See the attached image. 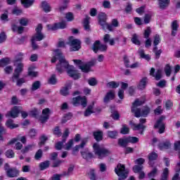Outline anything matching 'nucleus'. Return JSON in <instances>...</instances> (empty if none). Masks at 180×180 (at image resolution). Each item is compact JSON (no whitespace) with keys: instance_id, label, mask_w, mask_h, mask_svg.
Segmentation results:
<instances>
[{"instance_id":"24","label":"nucleus","mask_w":180,"mask_h":180,"mask_svg":"<svg viewBox=\"0 0 180 180\" xmlns=\"http://www.w3.org/2000/svg\"><path fill=\"white\" fill-rule=\"evenodd\" d=\"M41 8L43 9L44 11H45L46 13H49V12H51V6L46 1H41Z\"/></svg>"},{"instance_id":"57","label":"nucleus","mask_w":180,"mask_h":180,"mask_svg":"<svg viewBox=\"0 0 180 180\" xmlns=\"http://www.w3.org/2000/svg\"><path fill=\"white\" fill-rule=\"evenodd\" d=\"M129 131V127H127V125L126 124L122 125L120 133L122 134H127Z\"/></svg>"},{"instance_id":"17","label":"nucleus","mask_w":180,"mask_h":180,"mask_svg":"<svg viewBox=\"0 0 180 180\" xmlns=\"http://www.w3.org/2000/svg\"><path fill=\"white\" fill-rule=\"evenodd\" d=\"M143 166L135 165L133 167V171L135 174H139V179H144L146 173L143 172Z\"/></svg>"},{"instance_id":"54","label":"nucleus","mask_w":180,"mask_h":180,"mask_svg":"<svg viewBox=\"0 0 180 180\" xmlns=\"http://www.w3.org/2000/svg\"><path fill=\"white\" fill-rule=\"evenodd\" d=\"M160 43H161V37H160V35L156 34L154 37L153 44L154 46H158Z\"/></svg>"},{"instance_id":"28","label":"nucleus","mask_w":180,"mask_h":180,"mask_svg":"<svg viewBox=\"0 0 180 180\" xmlns=\"http://www.w3.org/2000/svg\"><path fill=\"white\" fill-rule=\"evenodd\" d=\"M6 126L8 127V129H11V130L19 127V124H15V122H13V120L12 119H9L6 122Z\"/></svg>"},{"instance_id":"6","label":"nucleus","mask_w":180,"mask_h":180,"mask_svg":"<svg viewBox=\"0 0 180 180\" xmlns=\"http://www.w3.org/2000/svg\"><path fill=\"white\" fill-rule=\"evenodd\" d=\"M74 63L76 65H79L80 70H82V72H89L91 70V67L95 65L96 64V59H93L86 65H82V61L81 60H73Z\"/></svg>"},{"instance_id":"21","label":"nucleus","mask_w":180,"mask_h":180,"mask_svg":"<svg viewBox=\"0 0 180 180\" xmlns=\"http://www.w3.org/2000/svg\"><path fill=\"white\" fill-rule=\"evenodd\" d=\"M36 0H20L21 5H22L23 8H25V9H27L29 8H31V6H33L34 5V2Z\"/></svg>"},{"instance_id":"41","label":"nucleus","mask_w":180,"mask_h":180,"mask_svg":"<svg viewBox=\"0 0 180 180\" xmlns=\"http://www.w3.org/2000/svg\"><path fill=\"white\" fill-rule=\"evenodd\" d=\"M34 147H35L34 144L28 145L21 150V153H22V154H26V153H29V151H32V150H33Z\"/></svg>"},{"instance_id":"52","label":"nucleus","mask_w":180,"mask_h":180,"mask_svg":"<svg viewBox=\"0 0 180 180\" xmlns=\"http://www.w3.org/2000/svg\"><path fill=\"white\" fill-rule=\"evenodd\" d=\"M165 106L167 110H169L172 109V106H174V103H172V101H171L170 100H168L165 102Z\"/></svg>"},{"instance_id":"43","label":"nucleus","mask_w":180,"mask_h":180,"mask_svg":"<svg viewBox=\"0 0 180 180\" xmlns=\"http://www.w3.org/2000/svg\"><path fill=\"white\" fill-rule=\"evenodd\" d=\"M117 134H119L117 131H108L107 132V136L108 137H110V139H116V137H117Z\"/></svg>"},{"instance_id":"46","label":"nucleus","mask_w":180,"mask_h":180,"mask_svg":"<svg viewBox=\"0 0 180 180\" xmlns=\"http://www.w3.org/2000/svg\"><path fill=\"white\" fill-rule=\"evenodd\" d=\"M131 41L136 46H140V40H139V36L136 34L132 35Z\"/></svg>"},{"instance_id":"61","label":"nucleus","mask_w":180,"mask_h":180,"mask_svg":"<svg viewBox=\"0 0 180 180\" xmlns=\"http://www.w3.org/2000/svg\"><path fill=\"white\" fill-rule=\"evenodd\" d=\"M47 140V136H46V135H42L39 139V146H43Z\"/></svg>"},{"instance_id":"37","label":"nucleus","mask_w":180,"mask_h":180,"mask_svg":"<svg viewBox=\"0 0 180 180\" xmlns=\"http://www.w3.org/2000/svg\"><path fill=\"white\" fill-rule=\"evenodd\" d=\"M2 54V51H0V55ZM8 64H11V59L9 58H5L0 60V67H5V65H8Z\"/></svg>"},{"instance_id":"15","label":"nucleus","mask_w":180,"mask_h":180,"mask_svg":"<svg viewBox=\"0 0 180 180\" xmlns=\"http://www.w3.org/2000/svg\"><path fill=\"white\" fill-rule=\"evenodd\" d=\"M66 27L67 23L65 22L47 25L48 30H57L58 29H65Z\"/></svg>"},{"instance_id":"33","label":"nucleus","mask_w":180,"mask_h":180,"mask_svg":"<svg viewBox=\"0 0 180 180\" xmlns=\"http://www.w3.org/2000/svg\"><path fill=\"white\" fill-rule=\"evenodd\" d=\"M70 89H71V84H68L67 86H64L60 89V95H63V96H67V95L70 94Z\"/></svg>"},{"instance_id":"4","label":"nucleus","mask_w":180,"mask_h":180,"mask_svg":"<svg viewBox=\"0 0 180 180\" xmlns=\"http://www.w3.org/2000/svg\"><path fill=\"white\" fill-rule=\"evenodd\" d=\"M41 30H43V25H41V24H39L35 29V34H34L31 39L32 48L34 50H36V49L38 47L37 44H36V41H41V40L44 39V34L41 33Z\"/></svg>"},{"instance_id":"49","label":"nucleus","mask_w":180,"mask_h":180,"mask_svg":"<svg viewBox=\"0 0 180 180\" xmlns=\"http://www.w3.org/2000/svg\"><path fill=\"white\" fill-rule=\"evenodd\" d=\"M89 19H91V18L86 16L84 20V26L85 30H89Z\"/></svg>"},{"instance_id":"59","label":"nucleus","mask_w":180,"mask_h":180,"mask_svg":"<svg viewBox=\"0 0 180 180\" xmlns=\"http://www.w3.org/2000/svg\"><path fill=\"white\" fill-rule=\"evenodd\" d=\"M89 85L91 86H95L96 85L98 84V80H96L94 77L90 78L88 80Z\"/></svg>"},{"instance_id":"48","label":"nucleus","mask_w":180,"mask_h":180,"mask_svg":"<svg viewBox=\"0 0 180 180\" xmlns=\"http://www.w3.org/2000/svg\"><path fill=\"white\" fill-rule=\"evenodd\" d=\"M41 83L39 81H36L32 84V86L31 87L32 91H37L39 88H40Z\"/></svg>"},{"instance_id":"1","label":"nucleus","mask_w":180,"mask_h":180,"mask_svg":"<svg viewBox=\"0 0 180 180\" xmlns=\"http://www.w3.org/2000/svg\"><path fill=\"white\" fill-rule=\"evenodd\" d=\"M53 58L51 60V63H56L58 61L56 65V70L58 72H64L66 71L68 75L73 78V79H78L81 75L78 72L75 68L73 65H70L68 61L65 60V58L61 53V51L56 49L53 51Z\"/></svg>"},{"instance_id":"20","label":"nucleus","mask_w":180,"mask_h":180,"mask_svg":"<svg viewBox=\"0 0 180 180\" xmlns=\"http://www.w3.org/2000/svg\"><path fill=\"white\" fill-rule=\"evenodd\" d=\"M172 27V36H176V32H178V29L179 27V22L178 20H174L171 25Z\"/></svg>"},{"instance_id":"19","label":"nucleus","mask_w":180,"mask_h":180,"mask_svg":"<svg viewBox=\"0 0 180 180\" xmlns=\"http://www.w3.org/2000/svg\"><path fill=\"white\" fill-rule=\"evenodd\" d=\"M154 72H155V69L154 68H152L150 71V75H152V77H154L157 81L161 79V77H162V70H158L155 75H154Z\"/></svg>"},{"instance_id":"31","label":"nucleus","mask_w":180,"mask_h":180,"mask_svg":"<svg viewBox=\"0 0 180 180\" xmlns=\"http://www.w3.org/2000/svg\"><path fill=\"white\" fill-rule=\"evenodd\" d=\"M94 105H95V102H93L88 106L87 109L84 112L85 117L91 116V115L94 113Z\"/></svg>"},{"instance_id":"50","label":"nucleus","mask_w":180,"mask_h":180,"mask_svg":"<svg viewBox=\"0 0 180 180\" xmlns=\"http://www.w3.org/2000/svg\"><path fill=\"white\" fill-rule=\"evenodd\" d=\"M65 19L68 22H72L74 20V14L71 12H68L65 14Z\"/></svg>"},{"instance_id":"34","label":"nucleus","mask_w":180,"mask_h":180,"mask_svg":"<svg viewBox=\"0 0 180 180\" xmlns=\"http://www.w3.org/2000/svg\"><path fill=\"white\" fill-rule=\"evenodd\" d=\"M82 157L84 158V160H88V158H94V155L88 150V149H86L81 152Z\"/></svg>"},{"instance_id":"13","label":"nucleus","mask_w":180,"mask_h":180,"mask_svg":"<svg viewBox=\"0 0 180 180\" xmlns=\"http://www.w3.org/2000/svg\"><path fill=\"white\" fill-rule=\"evenodd\" d=\"M21 111L22 107L15 106L11 109V110L6 113V117H12L13 119H15V117L19 116V113H20Z\"/></svg>"},{"instance_id":"5","label":"nucleus","mask_w":180,"mask_h":180,"mask_svg":"<svg viewBox=\"0 0 180 180\" xmlns=\"http://www.w3.org/2000/svg\"><path fill=\"white\" fill-rule=\"evenodd\" d=\"M93 149L95 155L100 160H102V158H105V157H108V155H110V151L109 150L98 143H94L93 145Z\"/></svg>"},{"instance_id":"27","label":"nucleus","mask_w":180,"mask_h":180,"mask_svg":"<svg viewBox=\"0 0 180 180\" xmlns=\"http://www.w3.org/2000/svg\"><path fill=\"white\" fill-rule=\"evenodd\" d=\"M148 82V79L147 77H143L138 84V89L141 90L145 89Z\"/></svg>"},{"instance_id":"55","label":"nucleus","mask_w":180,"mask_h":180,"mask_svg":"<svg viewBox=\"0 0 180 180\" xmlns=\"http://www.w3.org/2000/svg\"><path fill=\"white\" fill-rule=\"evenodd\" d=\"M153 53H155L156 58H160V56H161L162 51H161V49L158 50V47L155 46L153 48Z\"/></svg>"},{"instance_id":"11","label":"nucleus","mask_w":180,"mask_h":180,"mask_svg":"<svg viewBox=\"0 0 180 180\" xmlns=\"http://www.w3.org/2000/svg\"><path fill=\"white\" fill-rule=\"evenodd\" d=\"M72 103L74 105V106L81 105L83 108H86L88 101L85 96H77L76 98H73Z\"/></svg>"},{"instance_id":"36","label":"nucleus","mask_w":180,"mask_h":180,"mask_svg":"<svg viewBox=\"0 0 180 180\" xmlns=\"http://www.w3.org/2000/svg\"><path fill=\"white\" fill-rule=\"evenodd\" d=\"M138 53L141 58H144V60H146L147 61H150V60H151V57H150V55L144 53V50L139 49Z\"/></svg>"},{"instance_id":"32","label":"nucleus","mask_w":180,"mask_h":180,"mask_svg":"<svg viewBox=\"0 0 180 180\" xmlns=\"http://www.w3.org/2000/svg\"><path fill=\"white\" fill-rule=\"evenodd\" d=\"M158 5L160 9H165L169 5V0H159Z\"/></svg>"},{"instance_id":"16","label":"nucleus","mask_w":180,"mask_h":180,"mask_svg":"<svg viewBox=\"0 0 180 180\" xmlns=\"http://www.w3.org/2000/svg\"><path fill=\"white\" fill-rule=\"evenodd\" d=\"M104 43H108L110 46H115L116 44V41H119V38H111L110 34H106L103 37Z\"/></svg>"},{"instance_id":"64","label":"nucleus","mask_w":180,"mask_h":180,"mask_svg":"<svg viewBox=\"0 0 180 180\" xmlns=\"http://www.w3.org/2000/svg\"><path fill=\"white\" fill-rule=\"evenodd\" d=\"M163 110H164L162 109V106L159 105V106H158V108L156 109H155L154 113H155V115H161V113H162Z\"/></svg>"},{"instance_id":"47","label":"nucleus","mask_w":180,"mask_h":180,"mask_svg":"<svg viewBox=\"0 0 180 180\" xmlns=\"http://www.w3.org/2000/svg\"><path fill=\"white\" fill-rule=\"evenodd\" d=\"M108 88L116 89L119 86V82H110L107 84Z\"/></svg>"},{"instance_id":"56","label":"nucleus","mask_w":180,"mask_h":180,"mask_svg":"<svg viewBox=\"0 0 180 180\" xmlns=\"http://www.w3.org/2000/svg\"><path fill=\"white\" fill-rule=\"evenodd\" d=\"M168 173H169L168 168L164 169L163 173L162 174L161 180H167V179H168Z\"/></svg>"},{"instance_id":"39","label":"nucleus","mask_w":180,"mask_h":180,"mask_svg":"<svg viewBox=\"0 0 180 180\" xmlns=\"http://www.w3.org/2000/svg\"><path fill=\"white\" fill-rule=\"evenodd\" d=\"M118 144L121 147H126L127 144H129V141L127 139V137L118 139Z\"/></svg>"},{"instance_id":"53","label":"nucleus","mask_w":180,"mask_h":180,"mask_svg":"<svg viewBox=\"0 0 180 180\" xmlns=\"http://www.w3.org/2000/svg\"><path fill=\"white\" fill-rule=\"evenodd\" d=\"M158 157V155L157 153L152 152L148 155L149 161H154L155 160H157Z\"/></svg>"},{"instance_id":"3","label":"nucleus","mask_w":180,"mask_h":180,"mask_svg":"<svg viewBox=\"0 0 180 180\" xmlns=\"http://www.w3.org/2000/svg\"><path fill=\"white\" fill-rule=\"evenodd\" d=\"M106 19H108V15H106V13H100L98 14V23L104 30H108L110 32H112L115 29L114 27H119V21H117V19H113L111 25L106 22Z\"/></svg>"},{"instance_id":"26","label":"nucleus","mask_w":180,"mask_h":180,"mask_svg":"<svg viewBox=\"0 0 180 180\" xmlns=\"http://www.w3.org/2000/svg\"><path fill=\"white\" fill-rule=\"evenodd\" d=\"M112 99H115V90H110L106 94L104 98V102L108 103Z\"/></svg>"},{"instance_id":"9","label":"nucleus","mask_w":180,"mask_h":180,"mask_svg":"<svg viewBox=\"0 0 180 180\" xmlns=\"http://www.w3.org/2000/svg\"><path fill=\"white\" fill-rule=\"evenodd\" d=\"M14 66L15 67V69L14 70V74L13 76V82H15V79H18V78H19L20 73L23 72V67H25V65L22 62H19L15 63Z\"/></svg>"},{"instance_id":"51","label":"nucleus","mask_w":180,"mask_h":180,"mask_svg":"<svg viewBox=\"0 0 180 180\" xmlns=\"http://www.w3.org/2000/svg\"><path fill=\"white\" fill-rule=\"evenodd\" d=\"M127 139L128 140V143H131L132 144L138 143L139 141V138L136 136H129V137H127Z\"/></svg>"},{"instance_id":"18","label":"nucleus","mask_w":180,"mask_h":180,"mask_svg":"<svg viewBox=\"0 0 180 180\" xmlns=\"http://www.w3.org/2000/svg\"><path fill=\"white\" fill-rule=\"evenodd\" d=\"M50 116V109L45 108L42 110V115L40 117V121L41 123H44L49 120V117Z\"/></svg>"},{"instance_id":"63","label":"nucleus","mask_w":180,"mask_h":180,"mask_svg":"<svg viewBox=\"0 0 180 180\" xmlns=\"http://www.w3.org/2000/svg\"><path fill=\"white\" fill-rule=\"evenodd\" d=\"M6 156L7 158H13L15 157V153L12 150H8L6 152Z\"/></svg>"},{"instance_id":"45","label":"nucleus","mask_w":180,"mask_h":180,"mask_svg":"<svg viewBox=\"0 0 180 180\" xmlns=\"http://www.w3.org/2000/svg\"><path fill=\"white\" fill-rule=\"evenodd\" d=\"M13 15H16V16H19L23 13V11L18 7H15L12 11Z\"/></svg>"},{"instance_id":"23","label":"nucleus","mask_w":180,"mask_h":180,"mask_svg":"<svg viewBox=\"0 0 180 180\" xmlns=\"http://www.w3.org/2000/svg\"><path fill=\"white\" fill-rule=\"evenodd\" d=\"M34 70H36V65H32L31 66L29 67V68H28V75L30 77H38L39 72L34 71Z\"/></svg>"},{"instance_id":"60","label":"nucleus","mask_w":180,"mask_h":180,"mask_svg":"<svg viewBox=\"0 0 180 180\" xmlns=\"http://www.w3.org/2000/svg\"><path fill=\"white\" fill-rule=\"evenodd\" d=\"M39 113H40L39 110H37V109L36 108H33L30 112V115L31 116H32L33 117H37V115H39Z\"/></svg>"},{"instance_id":"10","label":"nucleus","mask_w":180,"mask_h":180,"mask_svg":"<svg viewBox=\"0 0 180 180\" xmlns=\"http://www.w3.org/2000/svg\"><path fill=\"white\" fill-rule=\"evenodd\" d=\"M4 169L7 176H9V178H15V176L19 175V170L16 169V168H11V166H9V164L8 163L5 164Z\"/></svg>"},{"instance_id":"29","label":"nucleus","mask_w":180,"mask_h":180,"mask_svg":"<svg viewBox=\"0 0 180 180\" xmlns=\"http://www.w3.org/2000/svg\"><path fill=\"white\" fill-rule=\"evenodd\" d=\"M1 122H2V114L0 113V123ZM5 136H6V129H4L0 124V141H2L5 139Z\"/></svg>"},{"instance_id":"58","label":"nucleus","mask_w":180,"mask_h":180,"mask_svg":"<svg viewBox=\"0 0 180 180\" xmlns=\"http://www.w3.org/2000/svg\"><path fill=\"white\" fill-rule=\"evenodd\" d=\"M50 166V162L49 161H45L44 162H41L39 165L40 169H46V168H49V167Z\"/></svg>"},{"instance_id":"30","label":"nucleus","mask_w":180,"mask_h":180,"mask_svg":"<svg viewBox=\"0 0 180 180\" xmlns=\"http://www.w3.org/2000/svg\"><path fill=\"white\" fill-rule=\"evenodd\" d=\"M18 140H20V141H21L22 144H26V136H20L13 139L11 141H10V143H8V144H14V143H16V141H18Z\"/></svg>"},{"instance_id":"44","label":"nucleus","mask_w":180,"mask_h":180,"mask_svg":"<svg viewBox=\"0 0 180 180\" xmlns=\"http://www.w3.org/2000/svg\"><path fill=\"white\" fill-rule=\"evenodd\" d=\"M12 29L13 32H16L19 34H20L21 33H23V30H24L23 27L13 25Z\"/></svg>"},{"instance_id":"2","label":"nucleus","mask_w":180,"mask_h":180,"mask_svg":"<svg viewBox=\"0 0 180 180\" xmlns=\"http://www.w3.org/2000/svg\"><path fill=\"white\" fill-rule=\"evenodd\" d=\"M144 102H146V97L136 99L135 102L133 103L131 112L132 113H134L136 117H140V116L146 117L150 113V108L148 107H143L142 110L137 108V107L141 106Z\"/></svg>"},{"instance_id":"62","label":"nucleus","mask_w":180,"mask_h":180,"mask_svg":"<svg viewBox=\"0 0 180 180\" xmlns=\"http://www.w3.org/2000/svg\"><path fill=\"white\" fill-rule=\"evenodd\" d=\"M64 143H65V140H63L62 141H59L56 144V150H61L63 148V146H64Z\"/></svg>"},{"instance_id":"42","label":"nucleus","mask_w":180,"mask_h":180,"mask_svg":"<svg viewBox=\"0 0 180 180\" xmlns=\"http://www.w3.org/2000/svg\"><path fill=\"white\" fill-rule=\"evenodd\" d=\"M94 139L97 141H100V140H102V137H103V132L98 131L94 133Z\"/></svg>"},{"instance_id":"40","label":"nucleus","mask_w":180,"mask_h":180,"mask_svg":"<svg viewBox=\"0 0 180 180\" xmlns=\"http://www.w3.org/2000/svg\"><path fill=\"white\" fill-rule=\"evenodd\" d=\"M25 55L23 54V53H18L15 56V58L13 60V63H21L20 61H22V60H23V56Z\"/></svg>"},{"instance_id":"7","label":"nucleus","mask_w":180,"mask_h":180,"mask_svg":"<svg viewBox=\"0 0 180 180\" xmlns=\"http://www.w3.org/2000/svg\"><path fill=\"white\" fill-rule=\"evenodd\" d=\"M115 172L120 176L118 180H125L129 175V170L126 169L124 165L118 164Z\"/></svg>"},{"instance_id":"22","label":"nucleus","mask_w":180,"mask_h":180,"mask_svg":"<svg viewBox=\"0 0 180 180\" xmlns=\"http://www.w3.org/2000/svg\"><path fill=\"white\" fill-rule=\"evenodd\" d=\"M143 123H146V119H141L139 124H131V125L134 130H143L144 129V125H143Z\"/></svg>"},{"instance_id":"8","label":"nucleus","mask_w":180,"mask_h":180,"mask_svg":"<svg viewBox=\"0 0 180 180\" xmlns=\"http://www.w3.org/2000/svg\"><path fill=\"white\" fill-rule=\"evenodd\" d=\"M69 45L71 51H78L81 49V41L74 39V37H69Z\"/></svg>"},{"instance_id":"14","label":"nucleus","mask_w":180,"mask_h":180,"mask_svg":"<svg viewBox=\"0 0 180 180\" xmlns=\"http://www.w3.org/2000/svg\"><path fill=\"white\" fill-rule=\"evenodd\" d=\"M92 50L94 53H98V51H106V50H108V46L101 44V41H96L93 45Z\"/></svg>"},{"instance_id":"25","label":"nucleus","mask_w":180,"mask_h":180,"mask_svg":"<svg viewBox=\"0 0 180 180\" xmlns=\"http://www.w3.org/2000/svg\"><path fill=\"white\" fill-rule=\"evenodd\" d=\"M127 86H129V84H127V83H122L121 85V89L119 90L118 91V96L120 98V99H123L124 98V90L126 89V88H127Z\"/></svg>"},{"instance_id":"38","label":"nucleus","mask_w":180,"mask_h":180,"mask_svg":"<svg viewBox=\"0 0 180 180\" xmlns=\"http://www.w3.org/2000/svg\"><path fill=\"white\" fill-rule=\"evenodd\" d=\"M74 146V139H70L67 143L65 144L63 146L65 150H67L68 151H70L72 148V146Z\"/></svg>"},{"instance_id":"35","label":"nucleus","mask_w":180,"mask_h":180,"mask_svg":"<svg viewBox=\"0 0 180 180\" xmlns=\"http://www.w3.org/2000/svg\"><path fill=\"white\" fill-rule=\"evenodd\" d=\"M171 147V143L169 141H166L159 144L160 150H167Z\"/></svg>"},{"instance_id":"12","label":"nucleus","mask_w":180,"mask_h":180,"mask_svg":"<svg viewBox=\"0 0 180 180\" xmlns=\"http://www.w3.org/2000/svg\"><path fill=\"white\" fill-rule=\"evenodd\" d=\"M165 120V116H161L157 121L156 124H155V129H159L160 134H162L165 131V124L164 123Z\"/></svg>"}]
</instances>
